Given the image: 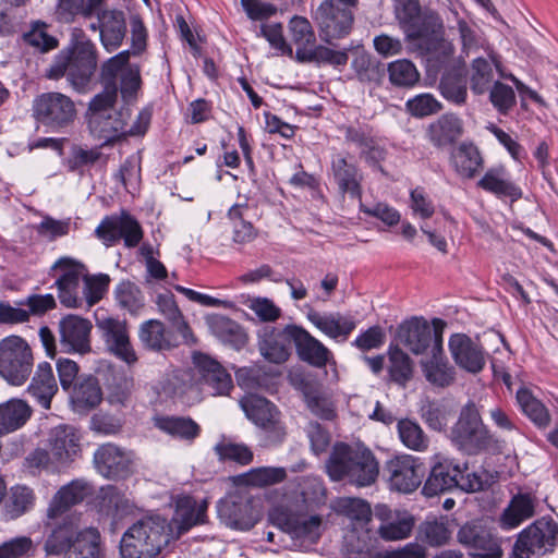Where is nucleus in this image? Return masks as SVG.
<instances>
[{
  "instance_id": "obj_1",
  "label": "nucleus",
  "mask_w": 558,
  "mask_h": 558,
  "mask_svg": "<svg viewBox=\"0 0 558 558\" xmlns=\"http://www.w3.org/2000/svg\"><path fill=\"white\" fill-rule=\"evenodd\" d=\"M395 15L411 48L429 59L442 61L452 53V46L442 37L437 16H421L417 0H395Z\"/></svg>"
},
{
  "instance_id": "obj_2",
  "label": "nucleus",
  "mask_w": 558,
  "mask_h": 558,
  "mask_svg": "<svg viewBox=\"0 0 558 558\" xmlns=\"http://www.w3.org/2000/svg\"><path fill=\"white\" fill-rule=\"evenodd\" d=\"M97 69L95 44L82 28H73L69 44L58 52L47 71V77H66L77 93H86Z\"/></svg>"
},
{
  "instance_id": "obj_3",
  "label": "nucleus",
  "mask_w": 558,
  "mask_h": 558,
  "mask_svg": "<svg viewBox=\"0 0 558 558\" xmlns=\"http://www.w3.org/2000/svg\"><path fill=\"white\" fill-rule=\"evenodd\" d=\"M326 472L331 481L345 480L357 487H366L376 482L379 466L371 450L339 442L326 462Z\"/></svg>"
},
{
  "instance_id": "obj_4",
  "label": "nucleus",
  "mask_w": 558,
  "mask_h": 558,
  "mask_svg": "<svg viewBox=\"0 0 558 558\" xmlns=\"http://www.w3.org/2000/svg\"><path fill=\"white\" fill-rule=\"evenodd\" d=\"M171 526L160 515H147L133 523L122 535V558H155L169 544Z\"/></svg>"
},
{
  "instance_id": "obj_5",
  "label": "nucleus",
  "mask_w": 558,
  "mask_h": 558,
  "mask_svg": "<svg viewBox=\"0 0 558 558\" xmlns=\"http://www.w3.org/2000/svg\"><path fill=\"white\" fill-rule=\"evenodd\" d=\"M117 98V86L108 84L88 105L86 117L89 132L94 137L104 141V144L125 137L126 121L131 114L128 109H114Z\"/></svg>"
},
{
  "instance_id": "obj_6",
  "label": "nucleus",
  "mask_w": 558,
  "mask_h": 558,
  "mask_svg": "<svg viewBox=\"0 0 558 558\" xmlns=\"http://www.w3.org/2000/svg\"><path fill=\"white\" fill-rule=\"evenodd\" d=\"M33 366V351L25 339L12 335L0 341V375L9 384L23 385Z\"/></svg>"
},
{
  "instance_id": "obj_7",
  "label": "nucleus",
  "mask_w": 558,
  "mask_h": 558,
  "mask_svg": "<svg viewBox=\"0 0 558 558\" xmlns=\"http://www.w3.org/2000/svg\"><path fill=\"white\" fill-rule=\"evenodd\" d=\"M558 544V525L542 518L522 530L512 549V558H534L554 550Z\"/></svg>"
},
{
  "instance_id": "obj_8",
  "label": "nucleus",
  "mask_w": 558,
  "mask_h": 558,
  "mask_svg": "<svg viewBox=\"0 0 558 558\" xmlns=\"http://www.w3.org/2000/svg\"><path fill=\"white\" fill-rule=\"evenodd\" d=\"M444 328L445 323L439 318L429 325L423 318L413 317L398 327L397 340L413 354H422L427 348H432V352L440 351Z\"/></svg>"
},
{
  "instance_id": "obj_9",
  "label": "nucleus",
  "mask_w": 558,
  "mask_h": 558,
  "mask_svg": "<svg viewBox=\"0 0 558 558\" xmlns=\"http://www.w3.org/2000/svg\"><path fill=\"white\" fill-rule=\"evenodd\" d=\"M452 441L466 453L473 454L486 448L490 436L473 402L466 403L451 429Z\"/></svg>"
},
{
  "instance_id": "obj_10",
  "label": "nucleus",
  "mask_w": 558,
  "mask_h": 558,
  "mask_svg": "<svg viewBox=\"0 0 558 558\" xmlns=\"http://www.w3.org/2000/svg\"><path fill=\"white\" fill-rule=\"evenodd\" d=\"M240 404L247 418L264 430L268 445H277L284 439L286 427L275 404L256 395L242 398Z\"/></svg>"
},
{
  "instance_id": "obj_11",
  "label": "nucleus",
  "mask_w": 558,
  "mask_h": 558,
  "mask_svg": "<svg viewBox=\"0 0 558 558\" xmlns=\"http://www.w3.org/2000/svg\"><path fill=\"white\" fill-rule=\"evenodd\" d=\"M53 276L57 277L56 287L58 298L62 305L69 308L83 307V277L85 265L71 257L59 258L51 267Z\"/></svg>"
},
{
  "instance_id": "obj_12",
  "label": "nucleus",
  "mask_w": 558,
  "mask_h": 558,
  "mask_svg": "<svg viewBox=\"0 0 558 558\" xmlns=\"http://www.w3.org/2000/svg\"><path fill=\"white\" fill-rule=\"evenodd\" d=\"M96 327L108 354L114 356L128 366H133L138 362V355L131 341L125 320L105 317L97 319Z\"/></svg>"
},
{
  "instance_id": "obj_13",
  "label": "nucleus",
  "mask_w": 558,
  "mask_h": 558,
  "mask_svg": "<svg viewBox=\"0 0 558 558\" xmlns=\"http://www.w3.org/2000/svg\"><path fill=\"white\" fill-rule=\"evenodd\" d=\"M33 111L37 121L57 129L69 125L76 116L74 102L61 93L41 94L34 100Z\"/></svg>"
},
{
  "instance_id": "obj_14",
  "label": "nucleus",
  "mask_w": 558,
  "mask_h": 558,
  "mask_svg": "<svg viewBox=\"0 0 558 558\" xmlns=\"http://www.w3.org/2000/svg\"><path fill=\"white\" fill-rule=\"evenodd\" d=\"M458 542L471 549L473 558H501L500 541L478 521L465 523L457 534Z\"/></svg>"
},
{
  "instance_id": "obj_15",
  "label": "nucleus",
  "mask_w": 558,
  "mask_h": 558,
  "mask_svg": "<svg viewBox=\"0 0 558 558\" xmlns=\"http://www.w3.org/2000/svg\"><path fill=\"white\" fill-rule=\"evenodd\" d=\"M316 21L322 39L331 41L351 32L354 16L350 9L337 5L333 0H324L316 10Z\"/></svg>"
},
{
  "instance_id": "obj_16",
  "label": "nucleus",
  "mask_w": 558,
  "mask_h": 558,
  "mask_svg": "<svg viewBox=\"0 0 558 558\" xmlns=\"http://www.w3.org/2000/svg\"><path fill=\"white\" fill-rule=\"evenodd\" d=\"M386 472L390 488L404 494L414 492L424 475L422 463L411 454L397 456L387 461Z\"/></svg>"
},
{
  "instance_id": "obj_17",
  "label": "nucleus",
  "mask_w": 558,
  "mask_h": 558,
  "mask_svg": "<svg viewBox=\"0 0 558 558\" xmlns=\"http://www.w3.org/2000/svg\"><path fill=\"white\" fill-rule=\"evenodd\" d=\"M95 232L106 245L123 239L125 246L135 247L143 238L138 221L128 213L106 217Z\"/></svg>"
},
{
  "instance_id": "obj_18",
  "label": "nucleus",
  "mask_w": 558,
  "mask_h": 558,
  "mask_svg": "<svg viewBox=\"0 0 558 558\" xmlns=\"http://www.w3.org/2000/svg\"><path fill=\"white\" fill-rule=\"evenodd\" d=\"M218 514L226 525L233 529L248 530L256 522L251 497L239 489L219 501Z\"/></svg>"
},
{
  "instance_id": "obj_19",
  "label": "nucleus",
  "mask_w": 558,
  "mask_h": 558,
  "mask_svg": "<svg viewBox=\"0 0 558 558\" xmlns=\"http://www.w3.org/2000/svg\"><path fill=\"white\" fill-rule=\"evenodd\" d=\"M93 325L87 318L66 315L59 322L60 344L66 353L86 354L92 351L90 332Z\"/></svg>"
},
{
  "instance_id": "obj_20",
  "label": "nucleus",
  "mask_w": 558,
  "mask_h": 558,
  "mask_svg": "<svg viewBox=\"0 0 558 558\" xmlns=\"http://www.w3.org/2000/svg\"><path fill=\"white\" fill-rule=\"evenodd\" d=\"M94 463L97 471L110 480L124 478L132 472L131 453L113 444L100 446L94 453Z\"/></svg>"
},
{
  "instance_id": "obj_21",
  "label": "nucleus",
  "mask_w": 558,
  "mask_h": 558,
  "mask_svg": "<svg viewBox=\"0 0 558 558\" xmlns=\"http://www.w3.org/2000/svg\"><path fill=\"white\" fill-rule=\"evenodd\" d=\"M278 526L293 539L313 544L320 537L322 519L291 511L278 512L275 517Z\"/></svg>"
},
{
  "instance_id": "obj_22",
  "label": "nucleus",
  "mask_w": 558,
  "mask_h": 558,
  "mask_svg": "<svg viewBox=\"0 0 558 558\" xmlns=\"http://www.w3.org/2000/svg\"><path fill=\"white\" fill-rule=\"evenodd\" d=\"M286 333L290 336L302 361L315 367H324L332 359L329 349L305 329L288 325Z\"/></svg>"
},
{
  "instance_id": "obj_23",
  "label": "nucleus",
  "mask_w": 558,
  "mask_h": 558,
  "mask_svg": "<svg viewBox=\"0 0 558 558\" xmlns=\"http://www.w3.org/2000/svg\"><path fill=\"white\" fill-rule=\"evenodd\" d=\"M375 517L379 520L378 535L385 541H400L410 536L414 517L407 511H393L386 506H378Z\"/></svg>"
},
{
  "instance_id": "obj_24",
  "label": "nucleus",
  "mask_w": 558,
  "mask_h": 558,
  "mask_svg": "<svg viewBox=\"0 0 558 558\" xmlns=\"http://www.w3.org/2000/svg\"><path fill=\"white\" fill-rule=\"evenodd\" d=\"M100 27V41L108 52L117 50L123 43L126 34L125 15L118 9L99 7L94 13Z\"/></svg>"
},
{
  "instance_id": "obj_25",
  "label": "nucleus",
  "mask_w": 558,
  "mask_h": 558,
  "mask_svg": "<svg viewBox=\"0 0 558 558\" xmlns=\"http://www.w3.org/2000/svg\"><path fill=\"white\" fill-rule=\"evenodd\" d=\"M49 447L58 464H68L81 452V435L71 425L56 426L49 434Z\"/></svg>"
},
{
  "instance_id": "obj_26",
  "label": "nucleus",
  "mask_w": 558,
  "mask_h": 558,
  "mask_svg": "<svg viewBox=\"0 0 558 558\" xmlns=\"http://www.w3.org/2000/svg\"><path fill=\"white\" fill-rule=\"evenodd\" d=\"M193 361L201 381L211 389L213 395H227L232 389L231 376L219 362L202 353L195 354Z\"/></svg>"
},
{
  "instance_id": "obj_27",
  "label": "nucleus",
  "mask_w": 558,
  "mask_h": 558,
  "mask_svg": "<svg viewBox=\"0 0 558 558\" xmlns=\"http://www.w3.org/2000/svg\"><path fill=\"white\" fill-rule=\"evenodd\" d=\"M435 464L423 486V494L432 497L458 487L460 469L441 454H435Z\"/></svg>"
},
{
  "instance_id": "obj_28",
  "label": "nucleus",
  "mask_w": 558,
  "mask_h": 558,
  "mask_svg": "<svg viewBox=\"0 0 558 558\" xmlns=\"http://www.w3.org/2000/svg\"><path fill=\"white\" fill-rule=\"evenodd\" d=\"M449 349L459 367L473 374L483 369L485 365L484 352L465 335H453L449 341Z\"/></svg>"
},
{
  "instance_id": "obj_29",
  "label": "nucleus",
  "mask_w": 558,
  "mask_h": 558,
  "mask_svg": "<svg viewBox=\"0 0 558 558\" xmlns=\"http://www.w3.org/2000/svg\"><path fill=\"white\" fill-rule=\"evenodd\" d=\"M138 339L150 351H170L179 345L174 333L158 319H149L140 325Z\"/></svg>"
},
{
  "instance_id": "obj_30",
  "label": "nucleus",
  "mask_w": 558,
  "mask_h": 558,
  "mask_svg": "<svg viewBox=\"0 0 558 558\" xmlns=\"http://www.w3.org/2000/svg\"><path fill=\"white\" fill-rule=\"evenodd\" d=\"M99 512L113 522H118L134 512L135 506L124 490L109 485L101 488L99 495Z\"/></svg>"
},
{
  "instance_id": "obj_31",
  "label": "nucleus",
  "mask_w": 558,
  "mask_h": 558,
  "mask_svg": "<svg viewBox=\"0 0 558 558\" xmlns=\"http://www.w3.org/2000/svg\"><path fill=\"white\" fill-rule=\"evenodd\" d=\"M73 409L78 413L88 412L100 404L102 391L98 379L92 375L81 377L70 390Z\"/></svg>"
},
{
  "instance_id": "obj_32",
  "label": "nucleus",
  "mask_w": 558,
  "mask_h": 558,
  "mask_svg": "<svg viewBox=\"0 0 558 558\" xmlns=\"http://www.w3.org/2000/svg\"><path fill=\"white\" fill-rule=\"evenodd\" d=\"M27 390L45 410L50 409L51 400L58 392V384L49 363L38 364Z\"/></svg>"
},
{
  "instance_id": "obj_33",
  "label": "nucleus",
  "mask_w": 558,
  "mask_h": 558,
  "mask_svg": "<svg viewBox=\"0 0 558 558\" xmlns=\"http://www.w3.org/2000/svg\"><path fill=\"white\" fill-rule=\"evenodd\" d=\"M89 494V486L83 481H73L62 486L53 496L47 515L57 519L65 513L72 506L80 504Z\"/></svg>"
},
{
  "instance_id": "obj_34",
  "label": "nucleus",
  "mask_w": 558,
  "mask_h": 558,
  "mask_svg": "<svg viewBox=\"0 0 558 558\" xmlns=\"http://www.w3.org/2000/svg\"><path fill=\"white\" fill-rule=\"evenodd\" d=\"M32 414V407L23 399L13 398L0 403V436L22 428Z\"/></svg>"
},
{
  "instance_id": "obj_35",
  "label": "nucleus",
  "mask_w": 558,
  "mask_h": 558,
  "mask_svg": "<svg viewBox=\"0 0 558 558\" xmlns=\"http://www.w3.org/2000/svg\"><path fill=\"white\" fill-rule=\"evenodd\" d=\"M291 338L286 333V327L278 331L274 328L265 330L258 341V350L262 356L274 364H282L290 356Z\"/></svg>"
},
{
  "instance_id": "obj_36",
  "label": "nucleus",
  "mask_w": 558,
  "mask_h": 558,
  "mask_svg": "<svg viewBox=\"0 0 558 558\" xmlns=\"http://www.w3.org/2000/svg\"><path fill=\"white\" fill-rule=\"evenodd\" d=\"M536 500L530 494H517L504 509L499 524L505 530L519 526L535 514Z\"/></svg>"
},
{
  "instance_id": "obj_37",
  "label": "nucleus",
  "mask_w": 558,
  "mask_h": 558,
  "mask_svg": "<svg viewBox=\"0 0 558 558\" xmlns=\"http://www.w3.org/2000/svg\"><path fill=\"white\" fill-rule=\"evenodd\" d=\"M477 185L497 197H509L517 201L522 196L521 190L511 182L504 167L487 170Z\"/></svg>"
},
{
  "instance_id": "obj_38",
  "label": "nucleus",
  "mask_w": 558,
  "mask_h": 558,
  "mask_svg": "<svg viewBox=\"0 0 558 558\" xmlns=\"http://www.w3.org/2000/svg\"><path fill=\"white\" fill-rule=\"evenodd\" d=\"M82 533V530H78L76 524L72 521H64L63 523L57 525L51 533L47 536L44 550L47 556H60L73 547L74 543H76V538Z\"/></svg>"
},
{
  "instance_id": "obj_39",
  "label": "nucleus",
  "mask_w": 558,
  "mask_h": 558,
  "mask_svg": "<svg viewBox=\"0 0 558 558\" xmlns=\"http://www.w3.org/2000/svg\"><path fill=\"white\" fill-rule=\"evenodd\" d=\"M207 501L197 504L190 496L179 497L177 500L173 522L178 525L179 534L186 532L192 526L205 521Z\"/></svg>"
},
{
  "instance_id": "obj_40",
  "label": "nucleus",
  "mask_w": 558,
  "mask_h": 558,
  "mask_svg": "<svg viewBox=\"0 0 558 558\" xmlns=\"http://www.w3.org/2000/svg\"><path fill=\"white\" fill-rule=\"evenodd\" d=\"M158 311L171 324L172 328L182 337L185 343H195V337L183 317L173 294H159L156 299Z\"/></svg>"
},
{
  "instance_id": "obj_41",
  "label": "nucleus",
  "mask_w": 558,
  "mask_h": 558,
  "mask_svg": "<svg viewBox=\"0 0 558 558\" xmlns=\"http://www.w3.org/2000/svg\"><path fill=\"white\" fill-rule=\"evenodd\" d=\"M462 133V121L454 114H444L428 128V137L437 147L451 145Z\"/></svg>"
},
{
  "instance_id": "obj_42",
  "label": "nucleus",
  "mask_w": 558,
  "mask_h": 558,
  "mask_svg": "<svg viewBox=\"0 0 558 558\" xmlns=\"http://www.w3.org/2000/svg\"><path fill=\"white\" fill-rule=\"evenodd\" d=\"M331 167L339 190L342 193H349L352 197L360 198L362 177L355 166L349 163L343 156L337 155L332 159Z\"/></svg>"
},
{
  "instance_id": "obj_43",
  "label": "nucleus",
  "mask_w": 558,
  "mask_h": 558,
  "mask_svg": "<svg viewBox=\"0 0 558 558\" xmlns=\"http://www.w3.org/2000/svg\"><path fill=\"white\" fill-rule=\"evenodd\" d=\"M207 322L214 335L222 342L230 344L236 350L246 344V333L236 322L219 314L211 315Z\"/></svg>"
},
{
  "instance_id": "obj_44",
  "label": "nucleus",
  "mask_w": 558,
  "mask_h": 558,
  "mask_svg": "<svg viewBox=\"0 0 558 558\" xmlns=\"http://www.w3.org/2000/svg\"><path fill=\"white\" fill-rule=\"evenodd\" d=\"M311 323L326 336L337 339L347 338L355 328V323L340 314H319L316 312L308 314Z\"/></svg>"
},
{
  "instance_id": "obj_45",
  "label": "nucleus",
  "mask_w": 558,
  "mask_h": 558,
  "mask_svg": "<svg viewBox=\"0 0 558 558\" xmlns=\"http://www.w3.org/2000/svg\"><path fill=\"white\" fill-rule=\"evenodd\" d=\"M287 472L281 466H259L234 477V483L243 486L266 487L281 483L286 480Z\"/></svg>"
},
{
  "instance_id": "obj_46",
  "label": "nucleus",
  "mask_w": 558,
  "mask_h": 558,
  "mask_svg": "<svg viewBox=\"0 0 558 558\" xmlns=\"http://www.w3.org/2000/svg\"><path fill=\"white\" fill-rule=\"evenodd\" d=\"M482 157L472 144H461L451 155V163L459 177L472 179L482 167Z\"/></svg>"
},
{
  "instance_id": "obj_47",
  "label": "nucleus",
  "mask_w": 558,
  "mask_h": 558,
  "mask_svg": "<svg viewBox=\"0 0 558 558\" xmlns=\"http://www.w3.org/2000/svg\"><path fill=\"white\" fill-rule=\"evenodd\" d=\"M106 0H58L54 16L58 22L72 23L77 15L92 17Z\"/></svg>"
},
{
  "instance_id": "obj_48",
  "label": "nucleus",
  "mask_w": 558,
  "mask_h": 558,
  "mask_svg": "<svg viewBox=\"0 0 558 558\" xmlns=\"http://www.w3.org/2000/svg\"><path fill=\"white\" fill-rule=\"evenodd\" d=\"M421 366L425 378L433 385L446 387L454 379V369L442 357V349L432 352L429 360H422Z\"/></svg>"
},
{
  "instance_id": "obj_49",
  "label": "nucleus",
  "mask_w": 558,
  "mask_h": 558,
  "mask_svg": "<svg viewBox=\"0 0 558 558\" xmlns=\"http://www.w3.org/2000/svg\"><path fill=\"white\" fill-rule=\"evenodd\" d=\"M64 558H104L99 531L95 527L83 529Z\"/></svg>"
},
{
  "instance_id": "obj_50",
  "label": "nucleus",
  "mask_w": 558,
  "mask_h": 558,
  "mask_svg": "<svg viewBox=\"0 0 558 558\" xmlns=\"http://www.w3.org/2000/svg\"><path fill=\"white\" fill-rule=\"evenodd\" d=\"M155 425L160 430L169 434L172 437L189 440V441L195 439L201 433L199 425L195 421H193L191 417H183V416L157 417L155 420Z\"/></svg>"
},
{
  "instance_id": "obj_51",
  "label": "nucleus",
  "mask_w": 558,
  "mask_h": 558,
  "mask_svg": "<svg viewBox=\"0 0 558 558\" xmlns=\"http://www.w3.org/2000/svg\"><path fill=\"white\" fill-rule=\"evenodd\" d=\"M351 65L362 83L378 84L384 77L383 64L363 49L355 51Z\"/></svg>"
},
{
  "instance_id": "obj_52",
  "label": "nucleus",
  "mask_w": 558,
  "mask_h": 558,
  "mask_svg": "<svg viewBox=\"0 0 558 558\" xmlns=\"http://www.w3.org/2000/svg\"><path fill=\"white\" fill-rule=\"evenodd\" d=\"M517 401L522 412L538 427L546 428L550 423V415L546 407L536 399L526 388L517 391Z\"/></svg>"
},
{
  "instance_id": "obj_53",
  "label": "nucleus",
  "mask_w": 558,
  "mask_h": 558,
  "mask_svg": "<svg viewBox=\"0 0 558 558\" xmlns=\"http://www.w3.org/2000/svg\"><path fill=\"white\" fill-rule=\"evenodd\" d=\"M247 210L246 204H236L228 211V217L232 222V241L236 244L251 243L257 236V230L244 219Z\"/></svg>"
},
{
  "instance_id": "obj_54",
  "label": "nucleus",
  "mask_w": 558,
  "mask_h": 558,
  "mask_svg": "<svg viewBox=\"0 0 558 558\" xmlns=\"http://www.w3.org/2000/svg\"><path fill=\"white\" fill-rule=\"evenodd\" d=\"M399 439L404 447L412 451L424 452L429 445V438L415 421L403 418L397 424Z\"/></svg>"
},
{
  "instance_id": "obj_55",
  "label": "nucleus",
  "mask_w": 558,
  "mask_h": 558,
  "mask_svg": "<svg viewBox=\"0 0 558 558\" xmlns=\"http://www.w3.org/2000/svg\"><path fill=\"white\" fill-rule=\"evenodd\" d=\"M450 531L444 520H426L417 527V539L432 547L442 546L450 539Z\"/></svg>"
},
{
  "instance_id": "obj_56",
  "label": "nucleus",
  "mask_w": 558,
  "mask_h": 558,
  "mask_svg": "<svg viewBox=\"0 0 558 558\" xmlns=\"http://www.w3.org/2000/svg\"><path fill=\"white\" fill-rule=\"evenodd\" d=\"M110 278L108 275H88L85 268V276L83 277V307H92L98 303L108 290Z\"/></svg>"
},
{
  "instance_id": "obj_57",
  "label": "nucleus",
  "mask_w": 558,
  "mask_h": 558,
  "mask_svg": "<svg viewBox=\"0 0 558 558\" xmlns=\"http://www.w3.org/2000/svg\"><path fill=\"white\" fill-rule=\"evenodd\" d=\"M494 72L492 64L485 58L478 57L472 61L470 70V86L473 93L482 95L493 85Z\"/></svg>"
},
{
  "instance_id": "obj_58",
  "label": "nucleus",
  "mask_w": 558,
  "mask_h": 558,
  "mask_svg": "<svg viewBox=\"0 0 558 558\" xmlns=\"http://www.w3.org/2000/svg\"><path fill=\"white\" fill-rule=\"evenodd\" d=\"M389 374L393 381L404 386L413 375L410 356L398 347L389 349Z\"/></svg>"
},
{
  "instance_id": "obj_59",
  "label": "nucleus",
  "mask_w": 558,
  "mask_h": 558,
  "mask_svg": "<svg viewBox=\"0 0 558 558\" xmlns=\"http://www.w3.org/2000/svg\"><path fill=\"white\" fill-rule=\"evenodd\" d=\"M300 61H316L332 65H344L348 62V53L344 50H332L325 46L302 49L296 52Z\"/></svg>"
},
{
  "instance_id": "obj_60",
  "label": "nucleus",
  "mask_w": 558,
  "mask_h": 558,
  "mask_svg": "<svg viewBox=\"0 0 558 558\" xmlns=\"http://www.w3.org/2000/svg\"><path fill=\"white\" fill-rule=\"evenodd\" d=\"M333 509L359 523H367L372 517L371 506L360 498H339L335 501Z\"/></svg>"
},
{
  "instance_id": "obj_61",
  "label": "nucleus",
  "mask_w": 558,
  "mask_h": 558,
  "mask_svg": "<svg viewBox=\"0 0 558 558\" xmlns=\"http://www.w3.org/2000/svg\"><path fill=\"white\" fill-rule=\"evenodd\" d=\"M388 73L391 84L399 87H411L420 80L416 66L408 59H400L389 63Z\"/></svg>"
},
{
  "instance_id": "obj_62",
  "label": "nucleus",
  "mask_w": 558,
  "mask_h": 558,
  "mask_svg": "<svg viewBox=\"0 0 558 558\" xmlns=\"http://www.w3.org/2000/svg\"><path fill=\"white\" fill-rule=\"evenodd\" d=\"M292 41L296 46V52L302 49H311L315 44V35L311 23L302 16H294L289 24Z\"/></svg>"
},
{
  "instance_id": "obj_63",
  "label": "nucleus",
  "mask_w": 558,
  "mask_h": 558,
  "mask_svg": "<svg viewBox=\"0 0 558 558\" xmlns=\"http://www.w3.org/2000/svg\"><path fill=\"white\" fill-rule=\"evenodd\" d=\"M488 90L489 100L500 114H508L515 106L517 97L511 86L496 81Z\"/></svg>"
},
{
  "instance_id": "obj_64",
  "label": "nucleus",
  "mask_w": 558,
  "mask_h": 558,
  "mask_svg": "<svg viewBox=\"0 0 558 558\" xmlns=\"http://www.w3.org/2000/svg\"><path fill=\"white\" fill-rule=\"evenodd\" d=\"M449 410L438 402H426L421 408V416L427 426L434 430L441 432L449 421Z\"/></svg>"
}]
</instances>
